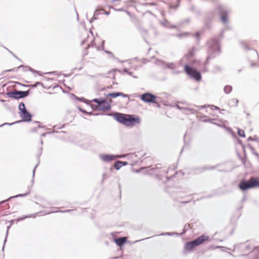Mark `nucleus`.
I'll list each match as a JSON object with an SVG mask.
<instances>
[{
	"instance_id": "1",
	"label": "nucleus",
	"mask_w": 259,
	"mask_h": 259,
	"mask_svg": "<svg viewBox=\"0 0 259 259\" xmlns=\"http://www.w3.org/2000/svg\"><path fill=\"white\" fill-rule=\"evenodd\" d=\"M208 59L218 55L220 53V46L218 38H213L208 41Z\"/></svg>"
},
{
	"instance_id": "2",
	"label": "nucleus",
	"mask_w": 259,
	"mask_h": 259,
	"mask_svg": "<svg viewBox=\"0 0 259 259\" xmlns=\"http://www.w3.org/2000/svg\"><path fill=\"white\" fill-rule=\"evenodd\" d=\"M114 118L118 122L127 126L130 125L133 122H140V119L139 118L130 116L127 118L123 114L119 113H116Z\"/></svg>"
},
{
	"instance_id": "3",
	"label": "nucleus",
	"mask_w": 259,
	"mask_h": 259,
	"mask_svg": "<svg viewBox=\"0 0 259 259\" xmlns=\"http://www.w3.org/2000/svg\"><path fill=\"white\" fill-rule=\"evenodd\" d=\"M240 189L243 191L248 189L259 187V178L252 177L247 181L241 182L239 185Z\"/></svg>"
},
{
	"instance_id": "4",
	"label": "nucleus",
	"mask_w": 259,
	"mask_h": 259,
	"mask_svg": "<svg viewBox=\"0 0 259 259\" xmlns=\"http://www.w3.org/2000/svg\"><path fill=\"white\" fill-rule=\"evenodd\" d=\"M185 71L186 73L190 76L192 78L195 79L197 81H199L201 79L200 73L195 69L190 67L188 65H185L184 66Z\"/></svg>"
},
{
	"instance_id": "5",
	"label": "nucleus",
	"mask_w": 259,
	"mask_h": 259,
	"mask_svg": "<svg viewBox=\"0 0 259 259\" xmlns=\"http://www.w3.org/2000/svg\"><path fill=\"white\" fill-rule=\"evenodd\" d=\"M217 10V13L220 15L221 17V22L225 24H228V20L227 15L229 11L224 6H219L218 7Z\"/></svg>"
},
{
	"instance_id": "6",
	"label": "nucleus",
	"mask_w": 259,
	"mask_h": 259,
	"mask_svg": "<svg viewBox=\"0 0 259 259\" xmlns=\"http://www.w3.org/2000/svg\"><path fill=\"white\" fill-rule=\"evenodd\" d=\"M92 101L97 103V107L100 110L107 111L110 109V104L105 100L94 99Z\"/></svg>"
},
{
	"instance_id": "7",
	"label": "nucleus",
	"mask_w": 259,
	"mask_h": 259,
	"mask_svg": "<svg viewBox=\"0 0 259 259\" xmlns=\"http://www.w3.org/2000/svg\"><path fill=\"white\" fill-rule=\"evenodd\" d=\"M29 94V91H15L14 92H9L7 95L9 98L14 99H19L26 97Z\"/></svg>"
},
{
	"instance_id": "8",
	"label": "nucleus",
	"mask_w": 259,
	"mask_h": 259,
	"mask_svg": "<svg viewBox=\"0 0 259 259\" xmlns=\"http://www.w3.org/2000/svg\"><path fill=\"white\" fill-rule=\"evenodd\" d=\"M140 98L142 101L146 103H156L155 101L157 97L149 93L143 94L140 96Z\"/></svg>"
},
{
	"instance_id": "9",
	"label": "nucleus",
	"mask_w": 259,
	"mask_h": 259,
	"mask_svg": "<svg viewBox=\"0 0 259 259\" xmlns=\"http://www.w3.org/2000/svg\"><path fill=\"white\" fill-rule=\"evenodd\" d=\"M238 248H241L243 251L245 252L246 251H250L252 249V247L248 243H239L235 244L234 245V250L237 249Z\"/></svg>"
},
{
	"instance_id": "10",
	"label": "nucleus",
	"mask_w": 259,
	"mask_h": 259,
	"mask_svg": "<svg viewBox=\"0 0 259 259\" xmlns=\"http://www.w3.org/2000/svg\"><path fill=\"white\" fill-rule=\"evenodd\" d=\"M196 108H197V110L196 109H193V108H185V107H181V106H180L179 105H177L176 106V107L180 109V110H182L184 111V112H185V111H189L192 114H195L196 113H197L198 111V110H200V109H202V108H204L205 107V106L204 105V106H196Z\"/></svg>"
},
{
	"instance_id": "11",
	"label": "nucleus",
	"mask_w": 259,
	"mask_h": 259,
	"mask_svg": "<svg viewBox=\"0 0 259 259\" xmlns=\"http://www.w3.org/2000/svg\"><path fill=\"white\" fill-rule=\"evenodd\" d=\"M100 158L103 161L109 162L115 159V155L101 154Z\"/></svg>"
},
{
	"instance_id": "12",
	"label": "nucleus",
	"mask_w": 259,
	"mask_h": 259,
	"mask_svg": "<svg viewBox=\"0 0 259 259\" xmlns=\"http://www.w3.org/2000/svg\"><path fill=\"white\" fill-rule=\"evenodd\" d=\"M208 239L209 237L208 236L202 235L194 240L195 241L196 244L198 246L203 243L204 241L208 240Z\"/></svg>"
},
{
	"instance_id": "13",
	"label": "nucleus",
	"mask_w": 259,
	"mask_h": 259,
	"mask_svg": "<svg viewBox=\"0 0 259 259\" xmlns=\"http://www.w3.org/2000/svg\"><path fill=\"white\" fill-rule=\"evenodd\" d=\"M119 96H121L123 97H127L128 96L127 95L124 94L122 93H119V92H115V93H112L108 94L106 95L107 97H111V98H116Z\"/></svg>"
},
{
	"instance_id": "14",
	"label": "nucleus",
	"mask_w": 259,
	"mask_h": 259,
	"mask_svg": "<svg viewBox=\"0 0 259 259\" xmlns=\"http://www.w3.org/2000/svg\"><path fill=\"white\" fill-rule=\"evenodd\" d=\"M20 116L24 121H30L31 120L32 116L28 111L23 114H20Z\"/></svg>"
},
{
	"instance_id": "15",
	"label": "nucleus",
	"mask_w": 259,
	"mask_h": 259,
	"mask_svg": "<svg viewBox=\"0 0 259 259\" xmlns=\"http://www.w3.org/2000/svg\"><path fill=\"white\" fill-rule=\"evenodd\" d=\"M194 240L187 242L185 245V248L186 250H191L193 248L197 246Z\"/></svg>"
},
{
	"instance_id": "16",
	"label": "nucleus",
	"mask_w": 259,
	"mask_h": 259,
	"mask_svg": "<svg viewBox=\"0 0 259 259\" xmlns=\"http://www.w3.org/2000/svg\"><path fill=\"white\" fill-rule=\"evenodd\" d=\"M126 239L125 237H120L115 239L114 241L119 246H122L126 242Z\"/></svg>"
},
{
	"instance_id": "17",
	"label": "nucleus",
	"mask_w": 259,
	"mask_h": 259,
	"mask_svg": "<svg viewBox=\"0 0 259 259\" xmlns=\"http://www.w3.org/2000/svg\"><path fill=\"white\" fill-rule=\"evenodd\" d=\"M158 65L163 64L164 67H166L168 68H170L171 69H175L176 68V65L173 63H165L161 61H159V62L158 63Z\"/></svg>"
},
{
	"instance_id": "18",
	"label": "nucleus",
	"mask_w": 259,
	"mask_h": 259,
	"mask_svg": "<svg viewBox=\"0 0 259 259\" xmlns=\"http://www.w3.org/2000/svg\"><path fill=\"white\" fill-rule=\"evenodd\" d=\"M30 190H29V191L27 193H26L20 194H18V195H17L16 196H14L10 197H9L8 199H7L6 200H5L1 201L0 202V204H3V203H5V202L8 201L9 200H10V199H11L12 198H13L25 196H26L27 194H28L30 193Z\"/></svg>"
},
{
	"instance_id": "19",
	"label": "nucleus",
	"mask_w": 259,
	"mask_h": 259,
	"mask_svg": "<svg viewBox=\"0 0 259 259\" xmlns=\"http://www.w3.org/2000/svg\"><path fill=\"white\" fill-rule=\"evenodd\" d=\"M19 109L20 110L19 114H23V113L27 111L25 108V104L22 102L20 103L19 105Z\"/></svg>"
},
{
	"instance_id": "20",
	"label": "nucleus",
	"mask_w": 259,
	"mask_h": 259,
	"mask_svg": "<svg viewBox=\"0 0 259 259\" xmlns=\"http://www.w3.org/2000/svg\"><path fill=\"white\" fill-rule=\"evenodd\" d=\"M89 37H88V38L86 39H84L82 41V44H85L86 42L88 43V47H90V46H93V41H94V39L93 38V37H92L91 38V40H89Z\"/></svg>"
},
{
	"instance_id": "21",
	"label": "nucleus",
	"mask_w": 259,
	"mask_h": 259,
	"mask_svg": "<svg viewBox=\"0 0 259 259\" xmlns=\"http://www.w3.org/2000/svg\"><path fill=\"white\" fill-rule=\"evenodd\" d=\"M224 91L226 94H229V93H230L232 92V87L229 85H226L224 87Z\"/></svg>"
},
{
	"instance_id": "22",
	"label": "nucleus",
	"mask_w": 259,
	"mask_h": 259,
	"mask_svg": "<svg viewBox=\"0 0 259 259\" xmlns=\"http://www.w3.org/2000/svg\"><path fill=\"white\" fill-rule=\"evenodd\" d=\"M37 213H33V214H31L30 215H26L23 217L22 218L19 219L18 220V221H19L23 220L24 219L30 218H35L36 216Z\"/></svg>"
},
{
	"instance_id": "23",
	"label": "nucleus",
	"mask_w": 259,
	"mask_h": 259,
	"mask_svg": "<svg viewBox=\"0 0 259 259\" xmlns=\"http://www.w3.org/2000/svg\"><path fill=\"white\" fill-rule=\"evenodd\" d=\"M238 99H237L236 98L232 99L230 101V104H231V106H234L236 107L238 105Z\"/></svg>"
},
{
	"instance_id": "24",
	"label": "nucleus",
	"mask_w": 259,
	"mask_h": 259,
	"mask_svg": "<svg viewBox=\"0 0 259 259\" xmlns=\"http://www.w3.org/2000/svg\"><path fill=\"white\" fill-rule=\"evenodd\" d=\"M121 163H122L121 161L115 162L114 163V168L117 170H119L122 166Z\"/></svg>"
},
{
	"instance_id": "25",
	"label": "nucleus",
	"mask_w": 259,
	"mask_h": 259,
	"mask_svg": "<svg viewBox=\"0 0 259 259\" xmlns=\"http://www.w3.org/2000/svg\"><path fill=\"white\" fill-rule=\"evenodd\" d=\"M238 134L240 137H245V134L244 131L240 130L239 128L238 130Z\"/></svg>"
},
{
	"instance_id": "26",
	"label": "nucleus",
	"mask_w": 259,
	"mask_h": 259,
	"mask_svg": "<svg viewBox=\"0 0 259 259\" xmlns=\"http://www.w3.org/2000/svg\"><path fill=\"white\" fill-rule=\"evenodd\" d=\"M174 234L177 235L178 233H173V232H166V233H162L160 235H161V236H166V235L172 236Z\"/></svg>"
},
{
	"instance_id": "27",
	"label": "nucleus",
	"mask_w": 259,
	"mask_h": 259,
	"mask_svg": "<svg viewBox=\"0 0 259 259\" xmlns=\"http://www.w3.org/2000/svg\"><path fill=\"white\" fill-rule=\"evenodd\" d=\"M10 227V226H8L7 227V232H6V238H5V239L4 240V245H3V250H4V246H5V244L6 243V241H7V236L8 235V232H9V229Z\"/></svg>"
},
{
	"instance_id": "28",
	"label": "nucleus",
	"mask_w": 259,
	"mask_h": 259,
	"mask_svg": "<svg viewBox=\"0 0 259 259\" xmlns=\"http://www.w3.org/2000/svg\"><path fill=\"white\" fill-rule=\"evenodd\" d=\"M21 67L25 68L26 69L25 70H30V71L33 72H36V71H34L31 68H30L29 67H24L23 65H21L19 67H18V69L20 68Z\"/></svg>"
},
{
	"instance_id": "29",
	"label": "nucleus",
	"mask_w": 259,
	"mask_h": 259,
	"mask_svg": "<svg viewBox=\"0 0 259 259\" xmlns=\"http://www.w3.org/2000/svg\"><path fill=\"white\" fill-rule=\"evenodd\" d=\"M215 119H208V120H205V121H208V122H209L211 123H213L214 124H215V125H217L218 126H221V127H224V126H222L217 123H215V122H214L213 121Z\"/></svg>"
},
{
	"instance_id": "30",
	"label": "nucleus",
	"mask_w": 259,
	"mask_h": 259,
	"mask_svg": "<svg viewBox=\"0 0 259 259\" xmlns=\"http://www.w3.org/2000/svg\"><path fill=\"white\" fill-rule=\"evenodd\" d=\"M73 211V210H64V211H49V212H47V213H52V212H71Z\"/></svg>"
},
{
	"instance_id": "31",
	"label": "nucleus",
	"mask_w": 259,
	"mask_h": 259,
	"mask_svg": "<svg viewBox=\"0 0 259 259\" xmlns=\"http://www.w3.org/2000/svg\"><path fill=\"white\" fill-rule=\"evenodd\" d=\"M216 248H220L221 249V250L223 251H225L226 249H228V248L226 247H225V246H218L216 247Z\"/></svg>"
},
{
	"instance_id": "32",
	"label": "nucleus",
	"mask_w": 259,
	"mask_h": 259,
	"mask_svg": "<svg viewBox=\"0 0 259 259\" xmlns=\"http://www.w3.org/2000/svg\"><path fill=\"white\" fill-rule=\"evenodd\" d=\"M42 85V83L40 82H35V84H34L33 85H32V87L34 88H36L37 85Z\"/></svg>"
},
{
	"instance_id": "33",
	"label": "nucleus",
	"mask_w": 259,
	"mask_h": 259,
	"mask_svg": "<svg viewBox=\"0 0 259 259\" xmlns=\"http://www.w3.org/2000/svg\"><path fill=\"white\" fill-rule=\"evenodd\" d=\"M251 54H252V55L254 56L256 58H258V54H257V52L255 50H253L251 52Z\"/></svg>"
},
{
	"instance_id": "34",
	"label": "nucleus",
	"mask_w": 259,
	"mask_h": 259,
	"mask_svg": "<svg viewBox=\"0 0 259 259\" xmlns=\"http://www.w3.org/2000/svg\"><path fill=\"white\" fill-rule=\"evenodd\" d=\"M125 155H115V159L116 158L124 157Z\"/></svg>"
},
{
	"instance_id": "35",
	"label": "nucleus",
	"mask_w": 259,
	"mask_h": 259,
	"mask_svg": "<svg viewBox=\"0 0 259 259\" xmlns=\"http://www.w3.org/2000/svg\"><path fill=\"white\" fill-rule=\"evenodd\" d=\"M38 164H37L35 166V167H34V168H33V178H34V175H35V169H36V168L37 166H38Z\"/></svg>"
},
{
	"instance_id": "36",
	"label": "nucleus",
	"mask_w": 259,
	"mask_h": 259,
	"mask_svg": "<svg viewBox=\"0 0 259 259\" xmlns=\"http://www.w3.org/2000/svg\"><path fill=\"white\" fill-rule=\"evenodd\" d=\"M178 7H179L178 5V6L172 5V6H170V8L171 9H176Z\"/></svg>"
},
{
	"instance_id": "37",
	"label": "nucleus",
	"mask_w": 259,
	"mask_h": 259,
	"mask_svg": "<svg viewBox=\"0 0 259 259\" xmlns=\"http://www.w3.org/2000/svg\"><path fill=\"white\" fill-rule=\"evenodd\" d=\"M106 52L107 53H108V54H110V55H111V57H112L114 58V55H113L111 52H109V51H106Z\"/></svg>"
},
{
	"instance_id": "38",
	"label": "nucleus",
	"mask_w": 259,
	"mask_h": 259,
	"mask_svg": "<svg viewBox=\"0 0 259 259\" xmlns=\"http://www.w3.org/2000/svg\"><path fill=\"white\" fill-rule=\"evenodd\" d=\"M122 163H121V165H122V166L126 165H127V164H128V163H127V162H126V161H122Z\"/></svg>"
},
{
	"instance_id": "39",
	"label": "nucleus",
	"mask_w": 259,
	"mask_h": 259,
	"mask_svg": "<svg viewBox=\"0 0 259 259\" xmlns=\"http://www.w3.org/2000/svg\"><path fill=\"white\" fill-rule=\"evenodd\" d=\"M102 177H103V180H103V181H104V180L105 179H106V178H107L106 175L105 174H104L103 175Z\"/></svg>"
},
{
	"instance_id": "40",
	"label": "nucleus",
	"mask_w": 259,
	"mask_h": 259,
	"mask_svg": "<svg viewBox=\"0 0 259 259\" xmlns=\"http://www.w3.org/2000/svg\"><path fill=\"white\" fill-rule=\"evenodd\" d=\"M14 123H8V124H9V125H12V124H13ZM7 123H4L3 124H2V125H0V127H2L3 126V125H5V124H7Z\"/></svg>"
},
{
	"instance_id": "41",
	"label": "nucleus",
	"mask_w": 259,
	"mask_h": 259,
	"mask_svg": "<svg viewBox=\"0 0 259 259\" xmlns=\"http://www.w3.org/2000/svg\"><path fill=\"white\" fill-rule=\"evenodd\" d=\"M124 72L127 73L128 72V69L126 68L124 69Z\"/></svg>"
},
{
	"instance_id": "42",
	"label": "nucleus",
	"mask_w": 259,
	"mask_h": 259,
	"mask_svg": "<svg viewBox=\"0 0 259 259\" xmlns=\"http://www.w3.org/2000/svg\"><path fill=\"white\" fill-rule=\"evenodd\" d=\"M125 12H126V14H127V15H128L129 16H131V13H130V12H128V11H126Z\"/></svg>"
},
{
	"instance_id": "43",
	"label": "nucleus",
	"mask_w": 259,
	"mask_h": 259,
	"mask_svg": "<svg viewBox=\"0 0 259 259\" xmlns=\"http://www.w3.org/2000/svg\"><path fill=\"white\" fill-rule=\"evenodd\" d=\"M244 46V48L247 50H249V48L247 47V46L246 45H244V44H243Z\"/></svg>"
},
{
	"instance_id": "44",
	"label": "nucleus",
	"mask_w": 259,
	"mask_h": 259,
	"mask_svg": "<svg viewBox=\"0 0 259 259\" xmlns=\"http://www.w3.org/2000/svg\"><path fill=\"white\" fill-rule=\"evenodd\" d=\"M81 112L83 113H88L86 111H85L84 110H81Z\"/></svg>"
},
{
	"instance_id": "45",
	"label": "nucleus",
	"mask_w": 259,
	"mask_h": 259,
	"mask_svg": "<svg viewBox=\"0 0 259 259\" xmlns=\"http://www.w3.org/2000/svg\"><path fill=\"white\" fill-rule=\"evenodd\" d=\"M212 107H213L214 108H215V109H217V110L219 109V108H218L217 106H212Z\"/></svg>"
},
{
	"instance_id": "46",
	"label": "nucleus",
	"mask_w": 259,
	"mask_h": 259,
	"mask_svg": "<svg viewBox=\"0 0 259 259\" xmlns=\"http://www.w3.org/2000/svg\"><path fill=\"white\" fill-rule=\"evenodd\" d=\"M127 73L130 75H132V72H128Z\"/></svg>"
},
{
	"instance_id": "47",
	"label": "nucleus",
	"mask_w": 259,
	"mask_h": 259,
	"mask_svg": "<svg viewBox=\"0 0 259 259\" xmlns=\"http://www.w3.org/2000/svg\"><path fill=\"white\" fill-rule=\"evenodd\" d=\"M162 24L164 26H166V23L165 22H162Z\"/></svg>"
},
{
	"instance_id": "48",
	"label": "nucleus",
	"mask_w": 259,
	"mask_h": 259,
	"mask_svg": "<svg viewBox=\"0 0 259 259\" xmlns=\"http://www.w3.org/2000/svg\"><path fill=\"white\" fill-rule=\"evenodd\" d=\"M196 35L197 37H198L199 36V33L197 32Z\"/></svg>"
},
{
	"instance_id": "49",
	"label": "nucleus",
	"mask_w": 259,
	"mask_h": 259,
	"mask_svg": "<svg viewBox=\"0 0 259 259\" xmlns=\"http://www.w3.org/2000/svg\"><path fill=\"white\" fill-rule=\"evenodd\" d=\"M79 110L81 111V110H82L83 109H82L81 108H80V107L78 108Z\"/></svg>"
},
{
	"instance_id": "50",
	"label": "nucleus",
	"mask_w": 259,
	"mask_h": 259,
	"mask_svg": "<svg viewBox=\"0 0 259 259\" xmlns=\"http://www.w3.org/2000/svg\"><path fill=\"white\" fill-rule=\"evenodd\" d=\"M255 249H257V250H259V247H257L255 248Z\"/></svg>"
},
{
	"instance_id": "51",
	"label": "nucleus",
	"mask_w": 259,
	"mask_h": 259,
	"mask_svg": "<svg viewBox=\"0 0 259 259\" xmlns=\"http://www.w3.org/2000/svg\"><path fill=\"white\" fill-rule=\"evenodd\" d=\"M228 254H230V255H233V254H232L231 252H228Z\"/></svg>"
},
{
	"instance_id": "52",
	"label": "nucleus",
	"mask_w": 259,
	"mask_h": 259,
	"mask_svg": "<svg viewBox=\"0 0 259 259\" xmlns=\"http://www.w3.org/2000/svg\"><path fill=\"white\" fill-rule=\"evenodd\" d=\"M46 135V134L45 133H44L42 134V136H45Z\"/></svg>"
},
{
	"instance_id": "53",
	"label": "nucleus",
	"mask_w": 259,
	"mask_h": 259,
	"mask_svg": "<svg viewBox=\"0 0 259 259\" xmlns=\"http://www.w3.org/2000/svg\"><path fill=\"white\" fill-rule=\"evenodd\" d=\"M251 65H252V66H255V64H254V63H252V64H251Z\"/></svg>"
},
{
	"instance_id": "54",
	"label": "nucleus",
	"mask_w": 259,
	"mask_h": 259,
	"mask_svg": "<svg viewBox=\"0 0 259 259\" xmlns=\"http://www.w3.org/2000/svg\"><path fill=\"white\" fill-rule=\"evenodd\" d=\"M117 258H118V257H114L112 258V259H116Z\"/></svg>"
},
{
	"instance_id": "55",
	"label": "nucleus",
	"mask_w": 259,
	"mask_h": 259,
	"mask_svg": "<svg viewBox=\"0 0 259 259\" xmlns=\"http://www.w3.org/2000/svg\"><path fill=\"white\" fill-rule=\"evenodd\" d=\"M170 27H172V28H175V26H170Z\"/></svg>"
},
{
	"instance_id": "56",
	"label": "nucleus",
	"mask_w": 259,
	"mask_h": 259,
	"mask_svg": "<svg viewBox=\"0 0 259 259\" xmlns=\"http://www.w3.org/2000/svg\"><path fill=\"white\" fill-rule=\"evenodd\" d=\"M41 144H42L43 142H42V141H41Z\"/></svg>"
},
{
	"instance_id": "57",
	"label": "nucleus",
	"mask_w": 259,
	"mask_h": 259,
	"mask_svg": "<svg viewBox=\"0 0 259 259\" xmlns=\"http://www.w3.org/2000/svg\"><path fill=\"white\" fill-rule=\"evenodd\" d=\"M135 97H139V96H134Z\"/></svg>"
},
{
	"instance_id": "58",
	"label": "nucleus",
	"mask_w": 259,
	"mask_h": 259,
	"mask_svg": "<svg viewBox=\"0 0 259 259\" xmlns=\"http://www.w3.org/2000/svg\"><path fill=\"white\" fill-rule=\"evenodd\" d=\"M12 70L10 69V70H9L8 71H11Z\"/></svg>"
},
{
	"instance_id": "59",
	"label": "nucleus",
	"mask_w": 259,
	"mask_h": 259,
	"mask_svg": "<svg viewBox=\"0 0 259 259\" xmlns=\"http://www.w3.org/2000/svg\"><path fill=\"white\" fill-rule=\"evenodd\" d=\"M248 140H251V138H248Z\"/></svg>"
}]
</instances>
